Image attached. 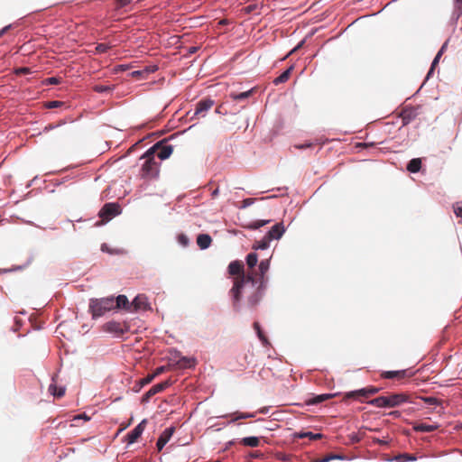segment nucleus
I'll return each mask as SVG.
<instances>
[{"mask_svg": "<svg viewBox=\"0 0 462 462\" xmlns=\"http://www.w3.org/2000/svg\"><path fill=\"white\" fill-rule=\"evenodd\" d=\"M454 213L457 215V217H462V206H459V205L455 206Z\"/></svg>", "mask_w": 462, "mask_h": 462, "instance_id": "nucleus-52", "label": "nucleus"}, {"mask_svg": "<svg viewBox=\"0 0 462 462\" xmlns=\"http://www.w3.org/2000/svg\"><path fill=\"white\" fill-rule=\"evenodd\" d=\"M253 91H254V88H251L247 91H244V92H240V93H231L230 96L234 100L243 101V100L248 98L252 95Z\"/></svg>", "mask_w": 462, "mask_h": 462, "instance_id": "nucleus-30", "label": "nucleus"}, {"mask_svg": "<svg viewBox=\"0 0 462 462\" xmlns=\"http://www.w3.org/2000/svg\"><path fill=\"white\" fill-rule=\"evenodd\" d=\"M160 145H162V142H158L152 147H150L141 157V159L150 160V158H154L155 152L159 149Z\"/></svg>", "mask_w": 462, "mask_h": 462, "instance_id": "nucleus-29", "label": "nucleus"}, {"mask_svg": "<svg viewBox=\"0 0 462 462\" xmlns=\"http://www.w3.org/2000/svg\"><path fill=\"white\" fill-rule=\"evenodd\" d=\"M258 262V255L256 253L253 252L247 254L246 256V263L249 268L253 269L255 267Z\"/></svg>", "mask_w": 462, "mask_h": 462, "instance_id": "nucleus-33", "label": "nucleus"}, {"mask_svg": "<svg viewBox=\"0 0 462 462\" xmlns=\"http://www.w3.org/2000/svg\"><path fill=\"white\" fill-rule=\"evenodd\" d=\"M259 274L254 275L255 280L258 282H264V285H268V277L265 276V273L270 268V259L262 260L259 263Z\"/></svg>", "mask_w": 462, "mask_h": 462, "instance_id": "nucleus-11", "label": "nucleus"}, {"mask_svg": "<svg viewBox=\"0 0 462 462\" xmlns=\"http://www.w3.org/2000/svg\"><path fill=\"white\" fill-rule=\"evenodd\" d=\"M108 46L105 43H99L97 46V51L99 52V53H104L106 52L107 50H108Z\"/></svg>", "mask_w": 462, "mask_h": 462, "instance_id": "nucleus-46", "label": "nucleus"}, {"mask_svg": "<svg viewBox=\"0 0 462 462\" xmlns=\"http://www.w3.org/2000/svg\"><path fill=\"white\" fill-rule=\"evenodd\" d=\"M154 379V375L150 374L144 377L143 379L140 380L138 383V389L136 391H139L142 387L144 385L150 383Z\"/></svg>", "mask_w": 462, "mask_h": 462, "instance_id": "nucleus-40", "label": "nucleus"}, {"mask_svg": "<svg viewBox=\"0 0 462 462\" xmlns=\"http://www.w3.org/2000/svg\"><path fill=\"white\" fill-rule=\"evenodd\" d=\"M61 105V102L60 101H51L47 104V107L48 108H54V107H58Z\"/></svg>", "mask_w": 462, "mask_h": 462, "instance_id": "nucleus-50", "label": "nucleus"}, {"mask_svg": "<svg viewBox=\"0 0 462 462\" xmlns=\"http://www.w3.org/2000/svg\"><path fill=\"white\" fill-rule=\"evenodd\" d=\"M79 419H84L85 420H88L89 418L86 415V414H80V415H78L74 418V420H79Z\"/></svg>", "mask_w": 462, "mask_h": 462, "instance_id": "nucleus-55", "label": "nucleus"}, {"mask_svg": "<svg viewBox=\"0 0 462 462\" xmlns=\"http://www.w3.org/2000/svg\"><path fill=\"white\" fill-rule=\"evenodd\" d=\"M116 309H125L126 310L132 311V304L129 302L125 295H118L117 297H114V310Z\"/></svg>", "mask_w": 462, "mask_h": 462, "instance_id": "nucleus-14", "label": "nucleus"}, {"mask_svg": "<svg viewBox=\"0 0 462 462\" xmlns=\"http://www.w3.org/2000/svg\"><path fill=\"white\" fill-rule=\"evenodd\" d=\"M335 396V394H331V393H323V394H319V395H316L313 400L310 402L311 404H318V403H320L326 400H328L330 399L331 397Z\"/></svg>", "mask_w": 462, "mask_h": 462, "instance_id": "nucleus-35", "label": "nucleus"}, {"mask_svg": "<svg viewBox=\"0 0 462 462\" xmlns=\"http://www.w3.org/2000/svg\"><path fill=\"white\" fill-rule=\"evenodd\" d=\"M241 443L247 447H257L260 443V440L257 437L251 436V437H245L241 439Z\"/></svg>", "mask_w": 462, "mask_h": 462, "instance_id": "nucleus-31", "label": "nucleus"}, {"mask_svg": "<svg viewBox=\"0 0 462 462\" xmlns=\"http://www.w3.org/2000/svg\"><path fill=\"white\" fill-rule=\"evenodd\" d=\"M103 330L106 333L113 334L116 337H121L130 330V327L126 323H120L115 320L108 321L104 324Z\"/></svg>", "mask_w": 462, "mask_h": 462, "instance_id": "nucleus-5", "label": "nucleus"}, {"mask_svg": "<svg viewBox=\"0 0 462 462\" xmlns=\"http://www.w3.org/2000/svg\"><path fill=\"white\" fill-rule=\"evenodd\" d=\"M165 370H166L165 366H163V365L162 366H159V367L156 368V370L154 371L152 375H154V378H155L159 374H162Z\"/></svg>", "mask_w": 462, "mask_h": 462, "instance_id": "nucleus-49", "label": "nucleus"}, {"mask_svg": "<svg viewBox=\"0 0 462 462\" xmlns=\"http://www.w3.org/2000/svg\"><path fill=\"white\" fill-rule=\"evenodd\" d=\"M146 424L147 419H143L137 426L134 427V430L127 433L125 439L128 445H131L137 440V439L143 434Z\"/></svg>", "mask_w": 462, "mask_h": 462, "instance_id": "nucleus-9", "label": "nucleus"}, {"mask_svg": "<svg viewBox=\"0 0 462 462\" xmlns=\"http://www.w3.org/2000/svg\"><path fill=\"white\" fill-rule=\"evenodd\" d=\"M439 428L438 424L417 423L413 426V430L418 432H431Z\"/></svg>", "mask_w": 462, "mask_h": 462, "instance_id": "nucleus-19", "label": "nucleus"}, {"mask_svg": "<svg viewBox=\"0 0 462 462\" xmlns=\"http://www.w3.org/2000/svg\"><path fill=\"white\" fill-rule=\"evenodd\" d=\"M140 74H141V71H139V70H135V71L132 72L133 76H139Z\"/></svg>", "mask_w": 462, "mask_h": 462, "instance_id": "nucleus-59", "label": "nucleus"}, {"mask_svg": "<svg viewBox=\"0 0 462 462\" xmlns=\"http://www.w3.org/2000/svg\"><path fill=\"white\" fill-rule=\"evenodd\" d=\"M219 194V189L217 188L211 192V197L215 199Z\"/></svg>", "mask_w": 462, "mask_h": 462, "instance_id": "nucleus-57", "label": "nucleus"}, {"mask_svg": "<svg viewBox=\"0 0 462 462\" xmlns=\"http://www.w3.org/2000/svg\"><path fill=\"white\" fill-rule=\"evenodd\" d=\"M303 42H304L302 41V42H300L296 47H294V48L291 51L290 54H291V53L295 52L297 50H299V49L302 46Z\"/></svg>", "mask_w": 462, "mask_h": 462, "instance_id": "nucleus-56", "label": "nucleus"}, {"mask_svg": "<svg viewBox=\"0 0 462 462\" xmlns=\"http://www.w3.org/2000/svg\"><path fill=\"white\" fill-rule=\"evenodd\" d=\"M213 105L214 101L212 99H202L197 103L194 111H189L187 116H189L191 120L198 116L204 117L207 112L213 106Z\"/></svg>", "mask_w": 462, "mask_h": 462, "instance_id": "nucleus-6", "label": "nucleus"}, {"mask_svg": "<svg viewBox=\"0 0 462 462\" xmlns=\"http://www.w3.org/2000/svg\"><path fill=\"white\" fill-rule=\"evenodd\" d=\"M334 459L343 460L344 456L338 455V454H333V455L327 456V457H323L322 459L317 460L315 462H329Z\"/></svg>", "mask_w": 462, "mask_h": 462, "instance_id": "nucleus-38", "label": "nucleus"}, {"mask_svg": "<svg viewBox=\"0 0 462 462\" xmlns=\"http://www.w3.org/2000/svg\"><path fill=\"white\" fill-rule=\"evenodd\" d=\"M11 24L5 26L3 29L0 30V37L5 34L10 28Z\"/></svg>", "mask_w": 462, "mask_h": 462, "instance_id": "nucleus-54", "label": "nucleus"}, {"mask_svg": "<svg viewBox=\"0 0 462 462\" xmlns=\"http://www.w3.org/2000/svg\"><path fill=\"white\" fill-rule=\"evenodd\" d=\"M311 146H312V143H310V142H306L304 143L295 145V147L297 149H307V148H310Z\"/></svg>", "mask_w": 462, "mask_h": 462, "instance_id": "nucleus-51", "label": "nucleus"}, {"mask_svg": "<svg viewBox=\"0 0 462 462\" xmlns=\"http://www.w3.org/2000/svg\"><path fill=\"white\" fill-rule=\"evenodd\" d=\"M113 87L111 86H106V85H96L94 87V90L97 93H105V92H109V91H112L113 90Z\"/></svg>", "mask_w": 462, "mask_h": 462, "instance_id": "nucleus-39", "label": "nucleus"}, {"mask_svg": "<svg viewBox=\"0 0 462 462\" xmlns=\"http://www.w3.org/2000/svg\"><path fill=\"white\" fill-rule=\"evenodd\" d=\"M447 45H448V42H446L441 46L440 50H439V51H438V53H437V54H439V57H441V56H442V54H443V52H444V51H445V49H446Z\"/></svg>", "mask_w": 462, "mask_h": 462, "instance_id": "nucleus-53", "label": "nucleus"}, {"mask_svg": "<svg viewBox=\"0 0 462 462\" xmlns=\"http://www.w3.org/2000/svg\"><path fill=\"white\" fill-rule=\"evenodd\" d=\"M421 168V160L420 158L411 159L407 164V170L410 172L416 173Z\"/></svg>", "mask_w": 462, "mask_h": 462, "instance_id": "nucleus-25", "label": "nucleus"}, {"mask_svg": "<svg viewBox=\"0 0 462 462\" xmlns=\"http://www.w3.org/2000/svg\"><path fill=\"white\" fill-rule=\"evenodd\" d=\"M196 50H197V48H196V47H191V48H190V50H189V52H190V53H193V52H195V51H196Z\"/></svg>", "mask_w": 462, "mask_h": 462, "instance_id": "nucleus-61", "label": "nucleus"}, {"mask_svg": "<svg viewBox=\"0 0 462 462\" xmlns=\"http://www.w3.org/2000/svg\"><path fill=\"white\" fill-rule=\"evenodd\" d=\"M254 202V199H245L243 201H242V206L240 207V208H246L250 206H252Z\"/></svg>", "mask_w": 462, "mask_h": 462, "instance_id": "nucleus-44", "label": "nucleus"}, {"mask_svg": "<svg viewBox=\"0 0 462 462\" xmlns=\"http://www.w3.org/2000/svg\"><path fill=\"white\" fill-rule=\"evenodd\" d=\"M140 175L143 179H153L159 175V164L154 158L144 161L141 167Z\"/></svg>", "mask_w": 462, "mask_h": 462, "instance_id": "nucleus-4", "label": "nucleus"}, {"mask_svg": "<svg viewBox=\"0 0 462 462\" xmlns=\"http://www.w3.org/2000/svg\"><path fill=\"white\" fill-rule=\"evenodd\" d=\"M285 232V227L282 223H276L272 228L265 234V236L273 240H279Z\"/></svg>", "mask_w": 462, "mask_h": 462, "instance_id": "nucleus-12", "label": "nucleus"}, {"mask_svg": "<svg viewBox=\"0 0 462 462\" xmlns=\"http://www.w3.org/2000/svg\"><path fill=\"white\" fill-rule=\"evenodd\" d=\"M422 400L430 406L439 405L440 403L439 400L435 397H424Z\"/></svg>", "mask_w": 462, "mask_h": 462, "instance_id": "nucleus-42", "label": "nucleus"}, {"mask_svg": "<svg viewBox=\"0 0 462 462\" xmlns=\"http://www.w3.org/2000/svg\"><path fill=\"white\" fill-rule=\"evenodd\" d=\"M275 196H269V197H266V198H261V199H272V198H274Z\"/></svg>", "mask_w": 462, "mask_h": 462, "instance_id": "nucleus-62", "label": "nucleus"}, {"mask_svg": "<svg viewBox=\"0 0 462 462\" xmlns=\"http://www.w3.org/2000/svg\"><path fill=\"white\" fill-rule=\"evenodd\" d=\"M46 82L51 85H56L60 82V79L57 77H51L46 79Z\"/></svg>", "mask_w": 462, "mask_h": 462, "instance_id": "nucleus-47", "label": "nucleus"}, {"mask_svg": "<svg viewBox=\"0 0 462 462\" xmlns=\"http://www.w3.org/2000/svg\"><path fill=\"white\" fill-rule=\"evenodd\" d=\"M133 0H116V7L123 8L132 3Z\"/></svg>", "mask_w": 462, "mask_h": 462, "instance_id": "nucleus-45", "label": "nucleus"}, {"mask_svg": "<svg viewBox=\"0 0 462 462\" xmlns=\"http://www.w3.org/2000/svg\"><path fill=\"white\" fill-rule=\"evenodd\" d=\"M178 242L180 245H182L183 247H186L189 244V239L186 235L180 234L178 236Z\"/></svg>", "mask_w": 462, "mask_h": 462, "instance_id": "nucleus-41", "label": "nucleus"}, {"mask_svg": "<svg viewBox=\"0 0 462 462\" xmlns=\"http://www.w3.org/2000/svg\"><path fill=\"white\" fill-rule=\"evenodd\" d=\"M392 414H393L394 416H397V415H399V411H393Z\"/></svg>", "mask_w": 462, "mask_h": 462, "instance_id": "nucleus-63", "label": "nucleus"}, {"mask_svg": "<svg viewBox=\"0 0 462 462\" xmlns=\"http://www.w3.org/2000/svg\"><path fill=\"white\" fill-rule=\"evenodd\" d=\"M228 273L231 275H237L242 276L243 274H245L244 273V264L242 262L239 261H233L228 265Z\"/></svg>", "mask_w": 462, "mask_h": 462, "instance_id": "nucleus-15", "label": "nucleus"}, {"mask_svg": "<svg viewBox=\"0 0 462 462\" xmlns=\"http://www.w3.org/2000/svg\"><path fill=\"white\" fill-rule=\"evenodd\" d=\"M254 415V413H245V412H240L236 416L233 417L231 420L228 423H233L238 420H245L248 418H253Z\"/></svg>", "mask_w": 462, "mask_h": 462, "instance_id": "nucleus-37", "label": "nucleus"}, {"mask_svg": "<svg viewBox=\"0 0 462 462\" xmlns=\"http://www.w3.org/2000/svg\"><path fill=\"white\" fill-rule=\"evenodd\" d=\"M92 319H96L114 310V296L90 299L88 305Z\"/></svg>", "mask_w": 462, "mask_h": 462, "instance_id": "nucleus-2", "label": "nucleus"}, {"mask_svg": "<svg viewBox=\"0 0 462 462\" xmlns=\"http://www.w3.org/2000/svg\"><path fill=\"white\" fill-rule=\"evenodd\" d=\"M23 267L22 266H16V267H14L13 269H11L10 271H16V270H22Z\"/></svg>", "mask_w": 462, "mask_h": 462, "instance_id": "nucleus-60", "label": "nucleus"}, {"mask_svg": "<svg viewBox=\"0 0 462 462\" xmlns=\"http://www.w3.org/2000/svg\"><path fill=\"white\" fill-rule=\"evenodd\" d=\"M171 380H165L164 382H162V383H160L154 384L153 386H152V387L150 388V390H149V391H147V392L143 395V397H142V402H143V403H147V402H149L150 399H151L153 395H155V394H157V393H159L162 392L163 390H165L166 388H168V387H169V386H171Z\"/></svg>", "mask_w": 462, "mask_h": 462, "instance_id": "nucleus-8", "label": "nucleus"}, {"mask_svg": "<svg viewBox=\"0 0 462 462\" xmlns=\"http://www.w3.org/2000/svg\"><path fill=\"white\" fill-rule=\"evenodd\" d=\"M293 69V67L291 66L290 68H288L286 70H284L279 77H277L276 79H274L273 80V83L275 85H279V84H282V83H284L288 80L289 77H290V74L291 72V70Z\"/></svg>", "mask_w": 462, "mask_h": 462, "instance_id": "nucleus-28", "label": "nucleus"}, {"mask_svg": "<svg viewBox=\"0 0 462 462\" xmlns=\"http://www.w3.org/2000/svg\"><path fill=\"white\" fill-rule=\"evenodd\" d=\"M294 438L296 439H304L309 438L311 440L319 439L323 437L321 433H313L311 431H300V432H295L293 434Z\"/></svg>", "mask_w": 462, "mask_h": 462, "instance_id": "nucleus-20", "label": "nucleus"}, {"mask_svg": "<svg viewBox=\"0 0 462 462\" xmlns=\"http://www.w3.org/2000/svg\"><path fill=\"white\" fill-rule=\"evenodd\" d=\"M397 462H408V461H415L417 457L413 455H410L407 453L399 454L393 458Z\"/></svg>", "mask_w": 462, "mask_h": 462, "instance_id": "nucleus-34", "label": "nucleus"}, {"mask_svg": "<svg viewBox=\"0 0 462 462\" xmlns=\"http://www.w3.org/2000/svg\"><path fill=\"white\" fill-rule=\"evenodd\" d=\"M254 329L256 331L258 338L263 342V344L267 345L268 344L267 338L263 335V331H262V329L260 328L259 323L258 322H254Z\"/></svg>", "mask_w": 462, "mask_h": 462, "instance_id": "nucleus-36", "label": "nucleus"}, {"mask_svg": "<svg viewBox=\"0 0 462 462\" xmlns=\"http://www.w3.org/2000/svg\"><path fill=\"white\" fill-rule=\"evenodd\" d=\"M121 213L120 206L116 203H106L103 206V208L100 209L98 215L99 217L108 221L112 217L118 216Z\"/></svg>", "mask_w": 462, "mask_h": 462, "instance_id": "nucleus-7", "label": "nucleus"}, {"mask_svg": "<svg viewBox=\"0 0 462 462\" xmlns=\"http://www.w3.org/2000/svg\"><path fill=\"white\" fill-rule=\"evenodd\" d=\"M179 365L184 368H191L196 365V359L194 357L182 356L179 362Z\"/></svg>", "mask_w": 462, "mask_h": 462, "instance_id": "nucleus-27", "label": "nucleus"}, {"mask_svg": "<svg viewBox=\"0 0 462 462\" xmlns=\"http://www.w3.org/2000/svg\"><path fill=\"white\" fill-rule=\"evenodd\" d=\"M407 375V370L385 371L382 376L386 379L403 378Z\"/></svg>", "mask_w": 462, "mask_h": 462, "instance_id": "nucleus-23", "label": "nucleus"}, {"mask_svg": "<svg viewBox=\"0 0 462 462\" xmlns=\"http://www.w3.org/2000/svg\"><path fill=\"white\" fill-rule=\"evenodd\" d=\"M378 392H379V388L371 386V387H366V388H362V389H359L356 391H353V392L349 393L347 394V396L351 397V396H355L357 394L362 395V396H368V395L375 394Z\"/></svg>", "mask_w": 462, "mask_h": 462, "instance_id": "nucleus-17", "label": "nucleus"}, {"mask_svg": "<svg viewBox=\"0 0 462 462\" xmlns=\"http://www.w3.org/2000/svg\"><path fill=\"white\" fill-rule=\"evenodd\" d=\"M174 430H175L174 427H169V428H166L162 432V434L160 435V437L157 440V443H156V447L159 451H161L164 448V446L169 442Z\"/></svg>", "mask_w": 462, "mask_h": 462, "instance_id": "nucleus-10", "label": "nucleus"}, {"mask_svg": "<svg viewBox=\"0 0 462 462\" xmlns=\"http://www.w3.org/2000/svg\"><path fill=\"white\" fill-rule=\"evenodd\" d=\"M266 289L264 282L255 280L253 272L235 277L229 291L233 309L241 311L244 309L255 308L262 300Z\"/></svg>", "mask_w": 462, "mask_h": 462, "instance_id": "nucleus-1", "label": "nucleus"}, {"mask_svg": "<svg viewBox=\"0 0 462 462\" xmlns=\"http://www.w3.org/2000/svg\"><path fill=\"white\" fill-rule=\"evenodd\" d=\"M408 402V396L404 393H393L389 396H379L368 403L378 408H393Z\"/></svg>", "mask_w": 462, "mask_h": 462, "instance_id": "nucleus-3", "label": "nucleus"}, {"mask_svg": "<svg viewBox=\"0 0 462 462\" xmlns=\"http://www.w3.org/2000/svg\"><path fill=\"white\" fill-rule=\"evenodd\" d=\"M454 7L451 14V18L454 21H457L462 15V0H454Z\"/></svg>", "mask_w": 462, "mask_h": 462, "instance_id": "nucleus-24", "label": "nucleus"}, {"mask_svg": "<svg viewBox=\"0 0 462 462\" xmlns=\"http://www.w3.org/2000/svg\"><path fill=\"white\" fill-rule=\"evenodd\" d=\"M55 127H56L55 125H49L48 126L45 127V130H51V129H54Z\"/></svg>", "mask_w": 462, "mask_h": 462, "instance_id": "nucleus-58", "label": "nucleus"}, {"mask_svg": "<svg viewBox=\"0 0 462 462\" xmlns=\"http://www.w3.org/2000/svg\"><path fill=\"white\" fill-rule=\"evenodd\" d=\"M101 251L104 252V253L110 254H115V252L109 248L107 244H102Z\"/></svg>", "mask_w": 462, "mask_h": 462, "instance_id": "nucleus-48", "label": "nucleus"}, {"mask_svg": "<svg viewBox=\"0 0 462 462\" xmlns=\"http://www.w3.org/2000/svg\"><path fill=\"white\" fill-rule=\"evenodd\" d=\"M65 387L60 386L58 387L54 383H51L49 386V392L51 394H52L55 397H61L65 393Z\"/></svg>", "mask_w": 462, "mask_h": 462, "instance_id": "nucleus-26", "label": "nucleus"}, {"mask_svg": "<svg viewBox=\"0 0 462 462\" xmlns=\"http://www.w3.org/2000/svg\"><path fill=\"white\" fill-rule=\"evenodd\" d=\"M270 222H271L270 219L255 220V221H253V222L249 223L247 226H245V227L247 229H250V230H256V229H258V228H260V227L269 224Z\"/></svg>", "mask_w": 462, "mask_h": 462, "instance_id": "nucleus-32", "label": "nucleus"}, {"mask_svg": "<svg viewBox=\"0 0 462 462\" xmlns=\"http://www.w3.org/2000/svg\"><path fill=\"white\" fill-rule=\"evenodd\" d=\"M439 59L440 57H439V54H436L435 58L433 59L432 60V63H431V67L427 74V79H429L430 77V75L432 74L433 70H434V68L435 66L439 63Z\"/></svg>", "mask_w": 462, "mask_h": 462, "instance_id": "nucleus-43", "label": "nucleus"}, {"mask_svg": "<svg viewBox=\"0 0 462 462\" xmlns=\"http://www.w3.org/2000/svg\"><path fill=\"white\" fill-rule=\"evenodd\" d=\"M132 304V310L138 311V310H145L148 309L149 303L148 299L143 294L137 295L133 301Z\"/></svg>", "mask_w": 462, "mask_h": 462, "instance_id": "nucleus-13", "label": "nucleus"}, {"mask_svg": "<svg viewBox=\"0 0 462 462\" xmlns=\"http://www.w3.org/2000/svg\"><path fill=\"white\" fill-rule=\"evenodd\" d=\"M160 151L158 152V158L162 161L168 159L172 152H173V146L171 144H165V145H160Z\"/></svg>", "mask_w": 462, "mask_h": 462, "instance_id": "nucleus-18", "label": "nucleus"}, {"mask_svg": "<svg viewBox=\"0 0 462 462\" xmlns=\"http://www.w3.org/2000/svg\"><path fill=\"white\" fill-rule=\"evenodd\" d=\"M417 114L414 109H404L402 113V125H409L415 117Z\"/></svg>", "mask_w": 462, "mask_h": 462, "instance_id": "nucleus-21", "label": "nucleus"}, {"mask_svg": "<svg viewBox=\"0 0 462 462\" xmlns=\"http://www.w3.org/2000/svg\"><path fill=\"white\" fill-rule=\"evenodd\" d=\"M271 239H269L266 236H264L261 240L255 241L254 245H252V249L254 251L257 250H265L269 248Z\"/></svg>", "mask_w": 462, "mask_h": 462, "instance_id": "nucleus-22", "label": "nucleus"}, {"mask_svg": "<svg viewBox=\"0 0 462 462\" xmlns=\"http://www.w3.org/2000/svg\"><path fill=\"white\" fill-rule=\"evenodd\" d=\"M211 242V236L208 234H199L197 237V245L201 250L208 249Z\"/></svg>", "mask_w": 462, "mask_h": 462, "instance_id": "nucleus-16", "label": "nucleus"}]
</instances>
